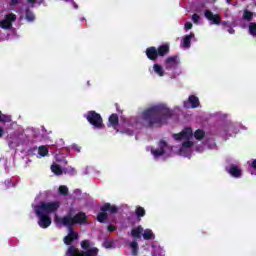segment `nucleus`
<instances>
[{
	"mask_svg": "<svg viewBox=\"0 0 256 256\" xmlns=\"http://www.w3.org/2000/svg\"><path fill=\"white\" fill-rule=\"evenodd\" d=\"M103 247H105V249H112L113 247V241L111 240H105L103 242Z\"/></svg>",
	"mask_w": 256,
	"mask_h": 256,
	"instance_id": "obj_37",
	"label": "nucleus"
},
{
	"mask_svg": "<svg viewBox=\"0 0 256 256\" xmlns=\"http://www.w3.org/2000/svg\"><path fill=\"white\" fill-rule=\"evenodd\" d=\"M109 219V214H107V211H101L97 214V221L99 223H105Z\"/></svg>",
	"mask_w": 256,
	"mask_h": 256,
	"instance_id": "obj_21",
	"label": "nucleus"
},
{
	"mask_svg": "<svg viewBox=\"0 0 256 256\" xmlns=\"http://www.w3.org/2000/svg\"><path fill=\"white\" fill-rule=\"evenodd\" d=\"M86 119L90 125H93V127H96V129H101L103 127V118L101 117V114L91 110L87 112Z\"/></svg>",
	"mask_w": 256,
	"mask_h": 256,
	"instance_id": "obj_5",
	"label": "nucleus"
},
{
	"mask_svg": "<svg viewBox=\"0 0 256 256\" xmlns=\"http://www.w3.org/2000/svg\"><path fill=\"white\" fill-rule=\"evenodd\" d=\"M25 19L26 21L33 22L35 21V14H33L31 10L27 9L25 12Z\"/></svg>",
	"mask_w": 256,
	"mask_h": 256,
	"instance_id": "obj_28",
	"label": "nucleus"
},
{
	"mask_svg": "<svg viewBox=\"0 0 256 256\" xmlns=\"http://www.w3.org/2000/svg\"><path fill=\"white\" fill-rule=\"evenodd\" d=\"M37 217H39L38 220V225L39 227H41L42 229H47V227L51 226V217H49V215L40 212V214H36Z\"/></svg>",
	"mask_w": 256,
	"mask_h": 256,
	"instance_id": "obj_8",
	"label": "nucleus"
},
{
	"mask_svg": "<svg viewBox=\"0 0 256 256\" xmlns=\"http://www.w3.org/2000/svg\"><path fill=\"white\" fill-rule=\"evenodd\" d=\"M249 33L250 35H252L253 37H256V23L255 22H251L249 24Z\"/></svg>",
	"mask_w": 256,
	"mask_h": 256,
	"instance_id": "obj_34",
	"label": "nucleus"
},
{
	"mask_svg": "<svg viewBox=\"0 0 256 256\" xmlns=\"http://www.w3.org/2000/svg\"><path fill=\"white\" fill-rule=\"evenodd\" d=\"M164 65L167 71H171V69H177V65H179V56L174 55L166 58Z\"/></svg>",
	"mask_w": 256,
	"mask_h": 256,
	"instance_id": "obj_7",
	"label": "nucleus"
},
{
	"mask_svg": "<svg viewBox=\"0 0 256 256\" xmlns=\"http://www.w3.org/2000/svg\"><path fill=\"white\" fill-rule=\"evenodd\" d=\"M68 228V235L64 237V243L65 245H71L73 241H77L79 239V234L73 230L72 227H67Z\"/></svg>",
	"mask_w": 256,
	"mask_h": 256,
	"instance_id": "obj_12",
	"label": "nucleus"
},
{
	"mask_svg": "<svg viewBox=\"0 0 256 256\" xmlns=\"http://www.w3.org/2000/svg\"><path fill=\"white\" fill-rule=\"evenodd\" d=\"M185 29L189 30V29H193V24L191 22H186L184 25Z\"/></svg>",
	"mask_w": 256,
	"mask_h": 256,
	"instance_id": "obj_40",
	"label": "nucleus"
},
{
	"mask_svg": "<svg viewBox=\"0 0 256 256\" xmlns=\"http://www.w3.org/2000/svg\"><path fill=\"white\" fill-rule=\"evenodd\" d=\"M55 223L58 225H63V227H75V225H86L87 214L85 212H78L73 216V210H70L67 215L63 217L55 216Z\"/></svg>",
	"mask_w": 256,
	"mask_h": 256,
	"instance_id": "obj_2",
	"label": "nucleus"
},
{
	"mask_svg": "<svg viewBox=\"0 0 256 256\" xmlns=\"http://www.w3.org/2000/svg\"><path fill=\"white\" fill-rule=\"evenodd\" d=\"M193 145H194L193 141H190V140L184 141L182 143V148L180 149V151H183V149H191Z\"/></svg>",
	"mask_w": 256,
	"mask_h": 256,
	"instance_id": "obj_33",
	"label": "nucleus"
},
{
	"mask_svg": "<svg viewBox=\"0 0 256 256\" xmlns=\"http://www.w3.org/2000/svg\"><path fill=\"white\" fill-rule=\"evenodd\" d=\"M199 105H201V102L199 101V97L195 95H190L188 100L183 102V107L185 109H197Z\"/></svg>",
	"mask_w": 256,
	"mask_h": 256,
	"instance_id": "obj_6",
	"label": "nucleus"
},
{
	"mask_svg": "<svg viewBox=\"0 0 256 256\" xmlns=\"http://www.w3.org/2000/svg\"><path fill=\"white\" fill-rule=\"evenodd\" d=\"M100 211H106V213H111L112 215H117L119 213V208L115 205H111V203H105L101 208Z\"/></svg>",
	"mask_w": 256,
	"mask_h": 256,
	"instance_id": "obj_15",
	"label": "nucleus"
},
{
	"mask_svg": "<svg viewBox=\"0 0 256 256\" xmlns=\"http://www.w3.org/2000/svg\"><path fill=\"white\" fill-rule=\"evenodd\" d=\"M195 37V34L193 32H191L189 35H186L183 38V47H185L186 49H189V47H191V39H193Z\"/></svg>",
	"mask_w": 256,
	"mask_h": 256,
	"instance_id": "obj_20",
	"label": "nucleus"
},
{
	"mask_svg": "<svg viewBox=\"0 0 256 256\" xmlns=\"http://www.w3.org/2000/svg\"><path fill=\"white\" fill-rule=\"evenodd\" d=\"M204 17H206L208 21H211L212 25H221V17H219L218 14H213L211 10H205Z\"/></svg>",
	"mask_w": 256,
	"mask_h": 256,
	"instance_id": "obj_11",
	"label": "nucleus"
},
{
	"mask_svg": "<svg viewBox=\"0 0 256 256\" xmlns=\"http://www.w3.org/2000/svg\"><path fill=\"white\" fill-rule=\"evenodd\" d=\"M108 121H109L108 127H113L114 129H117V126L119 125V116L113 113L109 116Z\"/></svg>",
	"mask_w": 256,
	"mask_h": 256,
	"instance_id": "obj_17",
	"label": "nucleus"
},
{
	"mask_svg": "<svg viewBox=\"0 0 256 256\" xmlns=\"http://www.w3.org/2000/svg\"><path fill=\"white\" fill-rule=\"evenodd\" d=\"M99 249L97 247L88 249L86 251H79L75 246H69L66 255L67 256H97Z\"/></svg>",
	"mask_w": 256,
	"mask_h": 256,
	"instance_id": "obj_4",
	"label": "nucleus"
},
{
	"mask_svg": "<svg viewBox=\"0 0 256 256\" xmlns=\"http://www.w3.org/2000/svg\"><path fill=\"white\" fill-rule=\"evenodd\" d=\"M5 135V129L3 127H0V139Z\"/></svg>",
	"mask_w": 256,
	"mask_h": 256,
	"instance_id": "obj_41",
	"label": "nucleus"
},
{
	"mask_svg": "<svg viewBox=\"0 0 256 256\" xmlns=\"http://www.w3.org/2000/svg\"><path fill=\"white\" fill-rule=\"evenodd\" d=\"M64 1H66V3H69V1H73V0H64Z\"/></svg>",
	"mask_w": 256,
	"mask_h": 256,
	"instance_id": "obj_48",
	"label": "nucleus"
},
{
	"mask_svg": "<svg viewBox=\"0 0 256 256\" xmlns=\"http://www.w3.org/2000/svg\"><path fill=\"white\" fill-rule=\"evenodd\" d=\"M19 3V0H11L10 5L15 6Z\"/></svg>",
	"mask_w": 256,
	"mask_h": 256,
	"instance_id": "obj_42",
	"label": "nucleus"
},
{
	"mask_svg": "<svg viewBox=\"0 0 256 256\" xmlns=\"http://www.w3.org/2000/svg\"><path fill=\"white\" fill-rule=\"evenodd\" d=\"M226 171L235 179H239V177H241V168L235 164H231L230 167L226 168Z\"/></svg>",
	"mask_w": 256,
	"mask_h": 256,
	"instance_id": "obj_14",
	"label": "nucleus"
},
{
	"mask_svg": "<svg viewBox=\"0 0 256 256\" xmlns=\"http://www.w3.org/2000/svg\"><path fill=\"white\" fill-rule=\"evenodd\" d=\"M191 137H193V129L189 127L185 128L178 134H173V138L176 141H181L182 139H190Z\"/></svg>",
	"mask_w": 256,
	"mask_h": 256,
	"instance_id": "obj_9",
	"label": "nucleus"
},
{
	"mask_svg": "<svg viewBox=\"0 0 256 256\" xmlns=\"http://www.w3.org/2000/svg\"><path fill=\"white\" fill-rule=\"evenodd\" d=\"M58 191H59V195H63V196L69 195V188H67V186L65 185L60 186Z\"/></svg>",
	"mask_w": 256,
	"mask_h": 256,
	"instance_id": "obj_32",
	"label": "nucleus"
},
{
	"mask_svg": "<svg viewBox=\"0 0 256 256\" xmlns=\"http://www.w3.org/2000/svg\"><path fill=\"white\" fill-rule=\"evenodd\" d=\"M157 251H160V248H156V250H153L152 256H157Z\"/></svg>",
	"mask_w": 256,
	"mask_h": 256,
	"instance_id": "obj_43",
	"label": "nucleus"
},
{
	"mask_svg": "<svg viewBox=\"0 0 256 256\" xmlns=\"http://www.w3.org/2000/svg\"><path fill=\"white\" fill-rule=\"evenodd\" d=\"M194 137L197 139V141H201L205 138V131L198 129L194 132Z\"/></svg>",
	"mask_w": 256,
	"mask_h": 256,
	"instance_id": "obj_25",
	"label": "nucleus"
},
{
	"mask_svg": "<svg viewBox=\"0 0 256 256\" xmlns=\"http://www.w3.org/2000/svg\"><path fill=\"white\" fill-rule=\"evenodd\" d=\"M51 171L54 173V175H63V169L59 164H53L51 166Z\"/></svg>",
	"mask_w": 256,
	"mask_h": 256,
	"instance_id": "obj_23",
	"label": "nucleus"
},
{
	"mask_svg": "<svg viewBox=\"0 0 256 256\" xmlns=\"http://www.w3.org/2000/svg\"><path fill=\"white\" fill-rule=\"evenodd\" d=\"M226 3H228V5H231V0H226Z\"/></svg>",
	"mask_w": 256,
	"mask_h": 256,
	"instance_id": "obj_46",
	"label": "nucleus"
},
{
	"mask_svg": "<svg viewBox=\"0 0 256 256\" xmlns=\"http://www.w3.org/2000/svg\"><path fill=\"white\" fill-rule=\"evenodd\" d=\"M158 53V57H165L166 55H169V51H171V48L169 47V44H162L156 49Z\"/></svg>",
	"mask_w": 256,
	"mask_h": 256,
	"instance_id": "obj_16",
	"label": "nucleus"
},
{
	"mask_svg": "<svg viewBox=\"0 0 256 256\" xmlns=\"http://www.w3.org/2000/svg\"><path fill=\"white\" fill-rule=\"evenodd\" d=\"M38 154L40 157H46V155H49V148L47 146H40L38 148Z\"/></svg>",
	"mask_w": 256,
	"mask_h": 256,
	"instance_id": "obj_26",
	"label": "nucleus"
},
{
	"mask_svg": "<svg viewBox=\"0 0 256 256\" xmlns=\"http://www.w3.org/2000/svg\"><path fill=\"white\" fill-rule=\"evenodd\" d=\"M199 19H201V17L199 16V14H193V15H192V21H193V23H195V24L199 23Z\"/></svg>",
	"mask_w": 256,
	"mask_h": 256,
	"instance_id": "obj_39",
	"label": "nucleus"
},
{
	"mask_svg": "<svg viewBox=\"0 0 256 256\" xmlns=\"http://www.w3.org/2000/svg\"><path fill=\"white\" fill-rule=\"evenodd\" d=\"M229 33H230L231 35H233V33H235V30H234L233 28H230V29H229Z\"/></svg>",
	"mask_w": 256,
	"mask_h": 256,
	"instance_id": "obj_45",
	"label": "nucleus"
},
{
	"mask_svg": "<svg viewBox=\"0 0 256 256\" xmlns=\"http://www.w3.org/2000/svg\"><path fill=\"white\" fill-rule=\"evenodd\" d=\"M11 121V115L3 114V112L0 111V123H11Z\"/></svg>",
	"mask_w": 256,
	"mask_h": 256,
	"instance_id": "obj_24",
	"label": "nucleus"
},
{
	"mask_svg": "<svg viewBox=\"0 0 256 256\" xmlns=\"http://www.w3.org/2000/svg\"><path fill=\"white\" fill-rule=\"evenodd\" d=\"M130 247L132 249V255L136 256L139 251V244L136 241L130 243Z\"/></svg>",
	"mask_w": 256,
	"mask_h": 256,
	"instance_id": "obj_29",
	"label": "nucleus"
},
{
	"mask_svg": "<svg viewBox=\"0 0 256 256\" xmlns=\"http://www.w3.org/2000/svg\"><path fill=\"white\" fill-rule=\"evenodd\" d=\"M222 25H227V22L226 21L222 22Z\"/></svg>",
	"mask_w": 256,
	"mask_h": 256,
	"instance_id": "obj_47",
	"label": "nucleus"
},
{
	"mask_svg": "<svg viewBox=\"0 0 256 256\" xmlns=\"http://www.w3.org/2000/svg\"><path fill=\"white\" fill-rule=\"evenodd\" d=\"M89 247H91V242L89 240H83L81 242V248L84 249V251L89 250Z\"/></svg>",
	"mask_w": 256,
	"mask_h": 256,
	"instance_id": "obj_36",
	"label": "nucleus"
},
{
	"mask_svg": "<svg viewBox=\"0 0 256 256\" xmlns=\"http://www.w3.org/2000/svg\"><path fill=\"white\" fill-rule=\"evenodd\" d=\"M143 227L138 226L131 230V235L134 237V239H141V235H143Z\"/></svg>",
	"mask_w": 256,
	"mask_h": 256,
	"instance_id": "obj_19",
	"label": "nucleus"
},
{
	"mask_svg": "<svg viewBox=\"0 0 256 256\" xmlns=\"http://www.w3.org/2000/svg\"><path fill=\"white\" fill-rule=\"evenodd\" d=\"M59 207H61V202H40L38 206L35 207L36 215H41V213H57L59 211Z\"/></svg>",
	"mask_w": 256,
	"mask_h": 256,
	"instance_id": "obj_3",
	"label": "nucleus"
},
{
	"mask_svg": "<svg viewBox=\"0 0 256 256\" xmlns=\"http://www.w3.org/2000/svg\"><path fill=\"white\" fill-rule=\"evenodd\" d=\"M142 237L145 241H153V239H155V234L153 233V230L146 229L142 232Z\"/></svg>",
	"mask_w": 256,
	"mask_h": 256,
	"instance_id": "obj_18",
	"label": "nucleus"
},
{
	"mask_svg": "<svg viewBox=\"0 0 256 256\" xmlns=\"http://www.w3.org/2000/svg\"><path fill=\"white\" fill-rule=\"evenodd\" d=\"M153 69L154 73H156V75H159V77H163V75H165V70H163V67H161V65L154 64Z\"/></svg>",
	"mask_w": 256,
	"mask_h": 256,
	"instance_id": "obj_22",
	"label": "nucleus"
},
{
	"mask_svg": "<svg viewBox=\"0 0 256 256\" xmlns=\"http://www.w3.org/2000/svg\"><path fill=\"white\" fill-rule=\"evenodd\" d=\"M5 20H7L13 25L14 21H17V15H15L14 13L7 14L5 16Z\"/></svg>",
	"mask_w": 256,
	"mask_h": 256,
	"instance_id": "obj_31",
	"label": "nucleus"
},
{
	"mask_svg": "<svg viewBox=\"0 0 256 256\" xmlns=\"http://www.w3.org/2000/svg\"><path fill=\"white\" fill-rule=\"evenodd\" d=\"M173 117V111L163 105L150 107L142 112L145 127H163Z\"/></svg>",
	"mask_w": 256,
	"mask_h": 256,
	"instance_id": "obj_1",
	"label": "nucleus"
},
{
	"mask_svg": "<svg viewBox=\"0 0 256 256\" xmlns=\"http://www.w3.org/2000/svg\"><path fill=\"white\" fill-rule=\"evenodd\" d=\"M0 27L2 29H11L13 27V24L4 19L0 21Z\"/></svg>",
	"mask_w": 256,
	"mask_h": 256,
	"instance_id": "obj_30",
	"label": "nucleus"
},
{
	"mask_svg": "<svg viewBox=\"0 0 256 256\" xmlns=\"http://www.w3.org/2000/svg\"><path fill=\"white\" fill-rule=\"evenodd\" d=\"M243 19H245L246 21H251V19H253V12L245 10L243 13Z\"/></svg>",
	"mask_w": 256,
	"mask_h": 256,
	"instance_id": "obj_35",
	"label": "nucleus"
},
{
	"mask_svg": "<svg viewBox=\"0 0 256 256\" xmlns=\"http://www.w3.org/2000/svg\"><path fill=\"white\" fill-rule=\"evenodd\" d=\"M165 149H167V142L160 140L158 143V148H152L151 153L154 155V157H161L165 153Z\"/></svg>",
	"mask_w": 256,
	"mask_h": 256,
	"instance_id": "obj_10",
	"label": "nucleus"
},
{
	"mask_svg": "<svg viewBox=\"0 0 256 256\" xmlns=\"http://www.w3.org/2000/svg\"><path fill=\"white\" fill-rule=\"evenodd\" d=\"M145 208L141 206H137L135 210V214L138 217V219H141V217H145Z\"/></svg>",
	"mask_w": 256,
	"mask_h": 256,
	"instance_id": "obj_27",
	"label": "nucleus"
},
{
	"mask_svg": "<svg viewBox=\"0 0 256 256\" xmlns=\"http://www.w3.org/2000/svg\"><path fill=\"white\" fill-rule=\"evenodd\" d=\"M29 3H31L32 5H34V3H37V0H27Z\"/></svg>",
	"mask_w": 256,
	"mask_h": 256,
	"instance_id": "obj_44",
	"label": "nucleus"
},
{
	"mask_svg": "<svg viewBox=\"0 0 256 256\" xmlns=\"http://www.w3.org/2000/svg\"><path fill=\"white\" fill-rule=\"evenodd\" d=\"M147 58L150 61H157L159 58V54L157 52V48L155 46L148 47L145 51Z\"/></svg>",
	"mask_w": 256,
	"mask_h": 256,
	"instance_id": "obj_13",
	"label": "nucleus"
},
{
	"mask_svg": "<svg viewBox=\"0 0 256 256\" xmlns=\"http://www.w3.org/2000/svg\"><path fill=\"white\" fill-rule=\"evenodd\" d=\"M107 231H108L109 233H113V232L117 231V226H115V225H113V224H110V225H108V227H107Z\"/></svg>",
	"mask_w": 256,
	"mask_h": 256,
	"instance_id": "obj_38",
	"label": "nucleus"
}]
</instances>
